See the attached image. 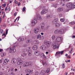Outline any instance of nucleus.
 <instances>
[{"label":"nucleus","mask_w":75,"mask_h":75,"mask_svg":"<svg viewBox=\"0 0 75 75\" xmlns=\"http://www.w3.org/2000/svg\"><path fill=\"white\" fill-rule=\"evenodd\" d=\"M64 51H62L60 52H56V55H59L60 54H61V55H62L63 54V52H64Z\"/></svg>","instance_id":"9b49d317"},{"label":"nucleus","mask_w":75,"mask_h":75,"mask_svg":"<svg viewBox=\"0 0 75 75\" xmlns=\"http://www.w3.org/2000/svg\"><path fill=\"white\" fill-rule=\"evenodd\" d=\"M46 29H48V28H50V26H48L46 27Z\"/></svg>","instance_id":"3c124183"},{"label":"nucleus","mask_w":75,"mask_h":75,"mask_svg":"<svg viewBox=\"0 0 75 75\" xmlns=\"http://www.w3.org/2000/svg\"><path fill=\"white\" fill-rule=\"evenodd\" d=\"M73 6L74 7H75V3L74 4Z\"/></svg>","instance_id":"774afa93"},{"label":"nucleus","mask_w":75,"mask_h":75,"mask_svg":"<svg viewBox=\"0 0 75 75\" xmlns=\"http://www.w3.org/2000/svg\"><path fill=\"white\" fill-rule=\"evenodd\" d=\"M63 10V8H59L57 9V11H62Z\"/></svg>","instance_id":"4be33fe9"},{"label":"nucleus","mask_w":75,"mask_h":75,"mask_svg":"<svg viewBox=\"0 0 75 75\" xmlns=\"http://www.w3.org/2000/svg\"><path fill=\"white\" fill-rule=\"evenodd\" d=\"M7 10V7H6L5 8V11H6V10Z\"/></svg>","instance_id":"338daca9"},{"label":"nucleus","mask_w":75,"mask_h":75,"mask_svg":"<svg viewBox=\"0 0 75 75\" xmlns=\"http://www.w3.org/2000/svg\"><path fill=\"white\" fill-rule=\"evenodd\" d=\"M46 71L47 73H49L50 71V68H47L46 70Z\"/></svg>","instance_id":"a878e982"},{"label":"nucleus","mask_w":75,"mask_h":75,"mask_svg":"<svg viewBox=\"0 0 75 75\" xmlns=\"http://www.w3.org/2000/svg\"><path fill=\"white\" fill-rule=\"evenodd\" d=\"M18 19V20H19V17H18L16 19V20H15V21H14V22H16V20H17Z\"/></svg>","instance_id":"a19ab883"},{"label":"nucleus","mask_w":75,"mask_h":75,"mask_svg":"<svg viewBox=\"0 0 75 75\" xmlns=\"http://www.w3.org/2000/svg\"><path fill=\"white\" fill-rule=\"evenodd\" d=\"M37 20H41V18H42L41 17V16H40V15L39 14H38L37 16Z\"/></svg>","instance_id":"a211bd4d"},{"label":"nucleus","mask_w":75,"mask_h":75,"mask_svg":"<svg viewBox=\"0 0 75 75\" xmlns=\"http://www.w3.org/2000/svg\"><path fill=\"white\" fill-rule=\"evenodd\" d=\"M35 42H36V43L35 44H38V40H36L35 41Z\"/></svg>","instance_id":"09e8293b"},{"label":"nucleus","mask_w":75,"mask_h":75,"mask_svg":"<svg viewBox=\"0 0 75 75\" xmlns=\"http://www.w3.org/2000/svg\"><path fill=\"white\" fill-rule=\"evenodd\" d=\"M41 72L44 74V73H45V71H44L42 70L41 71Z\"/></svg>","instance_id":"6e6d98bb"},{"label":"nucleus","mask_w":75,"mask_h":75,"mask_svg":"<svg viewBox=\"0 0 75 75\" xmlns=\"http://www.w3.org/2000/svg\"><path fill=\"white\" fill-rule=\"evenodd\" d=\"M1 18L0 17V23H1Z\"/></svg>","instance_id":"680f3d73"},{"label":"nucleus","mask_w":75,"mask_h":75,"mask_svg":"<svg viewBox=\"0 0 75 75\" xmlns=\"http://www.w3.org/2000/svg\"><path fill=\"white\" fill-rule=\"evenodd\" d=\"M60 20L61 22H64L65 21V19L64 18H61Z\"/></svg>","instance_id":"2f4dec72"},{"label":"nucleus","mask_w":75,"mask_h":75,"mask_svg":"<svg viewBox=\"0 0 75 75\" xmlns=\"http://www.w3.org/2000/svg\"><path fill=\"white\" fill-rule=\"evenodd\" d=\"M3 62V61L2 60H0V64H1Z\"/></svg>","instance_id":"0e129e2a"},{"label":"nucleus","mask_w":75,"mask_h":75,"mask_svg":"<svg viewBox=\"0 0 75 75\" xmlns=\"http://www.w3.org/2000/svg\"><path fill=\"white\" fill-rule=\"evenodd\" d=\"M11 75H15V74H14V73H13V72H12L11 73Z\"/></svg>","instance_id":"13d9d810"},{"label":"nucleus","mask_w":75,"mask_h":75,"mask_svg":"<svg viewBox=\"0 0 75 75\" xmlns=\"http://www.w3.org/2000/svg\"><path fill=\"white\" fill-rule=\"evenodd\" d=\"M62 14H59V17H62Z\"/></svg>","instance_id":"e2e57ef3"},{"label":"nucleus","mask_w":75,"mask_h":75,"mask_svg":"<svg viewBox=\"0 0 75 75\" xmlns=\"http://www.w3.org/2000/svg\"><path fill=\"white\" fill-rule=\"evenodd\" d=\"M41 38V35H39L38 36L37 39H38V38Z\"/></svg>","instance_id":"e433bc0d"},{"label":"nucleus","mask_w":75,"mask_h":75,"mask_svg":"<svg viewBox=\"0 0 75 75\" xmlns=\"http://www.w3.org/2000/svg\"><path fill=\"white\" fill-rule=\"evenodd\" d=\"M72 4L71 3H68L66 5V6L68 8H71V7H72Z\"/></svg>","instance_id":"9d476101"},{"label":"nucleus","mask_w":75,"mask_h":75,"mask_svg":"<svg viewBox=\"0 0 75 75\" xmlns=\"http://www.w3.org/2000/svg\"><path fill=\"white\" fill-rule=\"evenodd\" d=\"M2 36H4L5 37H6V34L4 33L3 34Z\"/></svg>","instance_id":"603ef678"},{"label":"nucleus","mask_w":75,"mask_h":75,"mask_svg":"<svg viewBox=\"0 0 75 75\" xmlns=\"http://www.w3.org/2000/svg\"><path fill=\"white\" fill-rule=\"evenodd\" d=\"M56 41L57 42H59L60 44L62 42V38L60 37H58L56 38Z\"/></svg>","instance_id":"6e6552de"},{"label":"nucleus","mask_w":75,"mask_h":75,"mask_svg":"<svg viewBox=\"0 0 75 75\" xmlns=\"http://www.w3.org/2000/svg\"><path fill=\"white\" fill-rule=\"evenodd\" d=\"M40 48L42 50L44 51V50H46V46L44 45H42L40 47Z\"/></svg>","instance_id":"ddd939ff"},{"label":"nucleus","mask_w":75,"mask_h":75,"mask_svg":"<svg viewBox=\"0 0 75 75\" xmlns=\"http://www.w3.org/2000/svg\"><path fill=\"white\" fill-rule=\"evenodd\" d=\"M24 57V55H21V58H23Z\"/></svg>","instance_id":"8fccbe9b"},{"label":"nucleus","mask_w":75,"mask_h":75,"mask_svg":"<svg viewBox=\"0 0 75 75\" xmlns=\"http://www.w3.org/2000/svg\"><path fill=\"white\" fill-rule=\"evenodd\" d=\"M59 30L58 29L56 30H55L54 32V33L55 34H59Z\"/></svg>","instance_id":"6ab92c4d"},{"label":"nucleus","mask_w":75,"mask_h":75,"mask_svg":"<svg viewBox=\"0 0 75 75\" xmlns=\"http://www.w3.org/2000/svg\"><path fill=\"white\" fill-rule=\"evenodd\" d=\"M40 61L41 62H42V63H43V65H45V64H46V63L45 62L44 63V62L43 60H41Z\"/></svg>","instance_id":"473e14b6"},{"label":"nucleus","mask_w":75,"mask_h":75,"mask_svg":"<svg viewBox=\"0 0 75 75\" xmlns=\"http://www.w3.org/2000/svg\"><path fill=\"white\" fill-rule=\"evenodd\" d=\"M0 33H1V34L3 33V30L2 29H1V30Z\"/></svg>","instance_id":"ea45409f"},{"label":"nucleus","mask_w":75,"mask_h":75,"mask_svg":"<svg viewBox=\"0 0 75 75\" xmlns=\"http://www.w3.org/2000/svg\"><path fill=\"white\" fill-rule=\"evenodd\" d=\"M31 42V40H29L27 41L26 42L27 43H29V42Z\"/></svg>","instance_id":"f704fd0d"},{"label":"nucleus","mask_w":75,"mask_h":75,"mask_svg":"<svg viewBox=\"0 0 75 75\" xmlns=\"http://www.w3.org/2000/svg\"><path fill=\"white\" fill-rule=\"evenodd\" d=\"M29 74H32L33 72V70H29Z\"/></svg>","instance_id":"bb28decb"},{"label":"nucleus","mask_w":75,"mask_h":75,"mask_svg":"<svg viewBox=\"0 0 75 75\" xmlns=\"http://www.w3.org/2000/svg\"><path fill=\"white\" fill-rule=\"evenodd\" d=\"M38 48V47L37 46V45H35L33 46V49L34 50H37V49Z\"/></svg>","instance_id":"412c9836"},{"label":"nucleus","mask_w":75,"mask_h":75,"mask_svg":"<svg viewBox=\"0 0 75 75\" xmlns=\"http://www.w3.org/2000/svg\"><path fill=\"white\" fill-rule=\"evenodd\" d=\"M23 52H25V54L28 53V55L29 56H31L32 54V50H28L27 49H25L23 50Z\"/></svg>","instance_id":"f257e3e1"},{"label":"nucleus","mask_w":75,"mask_h":75,"mask_svg":"<svg viewBox=\"0 0 75 75\" xmlns=\"http://www.w3.org/2000/svg\"><path fill=\"white\" fill-rule=\"evenodd\" d=\"M17 60V59H16V58H13L11 60V63H12L13 64H16V63Z\"/></svg>","instance_id":"f8f14e48"},{"label":"nucleus","mask_w":75,"mask_h":75,"mask_svg":"<svg viewBox=\"0 0 75 75\" xmlns=\"http://www.w3.org/2000/svg\"><path fill=\"white\" fill-rule=\"evenodd\" d=\"M1 57H4V56H5V54L3 53H1Z\"/></svg>","instance_id":"c756f323"},{"label":"nucleus","mask_w":75,"mask_h":75,"mask_svg":"<svg viewBox=\"0 0 75 75\" xmlns=\"http://www.w3.org/2000/svg\"><path fill=\"white\" fill-rule=\"evenodd\" d=\"M17 15V12H16L14 13V16H16Z\"/></svg>","instance_id":"bf43d9fd"},{"label":"nucleus","mask_w":75,"mask_h":75,"mask_svg":"<svg viewBox=\"0 0 75 75\" xmlns=\"http://www.w3.org/2000/svg\"><path fill=\"white\" fill-rule=\"evenodd\" d=\"M28 67H29V66L30 67L31 66H32V65H33V63H32V62H28Z\"/></svg>","instance_id":"b1692460"},{"label":"nucleus","mask_w":75,"mask_h":75,"mask_svg":"<svg viewBox=\"0 0 75 75\" xmlns=\"http://www.w3.org/2000/svg\"><path fill=\"white\" fill-rule=\"evenodd\" d=\"M69 24H70V25H74V24H75V22L73 21L70 22L69 23Z\"/></svg>","instance_id":"cd10ccee"},{"label":"nucleus","mask_w":75,"mask_h":75,"mask_svg":"<svg viewBox=\"0 0 75 75\" xmlns=\"http://www.w3.org/2000/svg\"><path fill=\"white\" fill-rule=\"evenodd\" d=\"M37 22V19L36 18H35L34 19L32 20V23H34V24H35Z\"/></svg>","instance_id":"1a4fd4ad"},{"label":"nucleus","mask_w":75,"mask_h":75,"mask_svg":"<svg viewBox=\"0 0 75 75\" xmlns=\"http://www.w3.org/2000/svg\"><path fill=\"white\" fill-rule=\"evenodd\" d=\"M62 66L63 67V68H65V64L64 63H63L62 65Z\"/></svg>","instance_id":"c9c22d12"},{"label":"nucleus","mask_w":75,"mask_h":75,"mask_svg":"<svg viewBox=\"0 0 75 75\" xmlns=\"http://www.w3.org/2000/svg\"><path fill=\"white\" fill-rule=\"evenodd\" d=\"M8 29H7L6 31V34H7L8 33Z\"/></svg>","instance_id":"a18cd8bd"},{"label":"nucleus","mask_w":75,"mask_h":75,"mask_svg":"<svg viewBox=\"0 0 75 75\" xmlns=\"http://www.w3.org/2000/svg\"><path fill=\"white\" fill-rule=\"evenodd\" d=\"M41 28L42 30H44L45 28V24L44 23H41Z\"/></svg>","instance_id":"4468645a"},{"label":"nucleus","mask_w":75,"mask_h":75,"mask_svg":"<svg viewBox=\"0 0 75 75\" xmlns=\"http://www.w3.org/2000/svg\"><path fill=\"white\" fill-rule=\"evenodd\" d=\"M14 3L15 4H17V3H18V2L17 1H16V0H15Z\"/></svg>","instance_id":"49530a36"},{"label":"nucleus","mask_w":75,"mask_h":75,"mask_svg":"<svg viewBox=\"0 0 75 75\" xmlns=\"http://www.w3.org/2000/svg\"><path fill=\"white\" fill-rule=\"evenodd\" d=\"M54 6L55 8H57V4H54Z\"/></svg>","instance_id":"4c0bfd02"},{"label":"nucleus","mask_w":75,"mask_h":75,"mask_svg":"<svg viewBox=\"0 0 75 75\" xmlns=\"http://www.w3.org/2000/svg\"><path fill=\"white\" fill-rule=\"evenodd\" d=\"M24 67H28V62H27L25 63L23 65Z\"/></svg>","instance_id":"aec40b11"},{"label":"nucleus","mask_w":75,"mask_h":75,"mask_svg":"<svg viewBox=\"0 0 75 75\" xmlns=\"http://www.w3.org/2000/svg\"><path fill=\"white\" fill-rule=\"evenodd\" d=\"M55 56H56V57H57V58H59V57H60V54H59V55H58L57 56V53H56V54Z\"/></svg>","instance_id":"37998d69"},{"label":"nucleus","mask_w":75,"mask_h":75,"mask_svg":"<svg viewBox=\"0 0 75 75\" xmlns=\"http://www.w3.org/2000/svg\"><path fill=\"white\" fill-rule=\"evenodd\" d=\"M25 10V7H24L22 9V11L23 12H24V11Z\"/></svg>","instance_id":"72a5a7b5"},{"label":"nucleus","mask_w":75,"mask_h":75,"mask_svg":"<svg viewBox=\"0 0 75 75\" xmlns=\"http://www.w3.org/2000/svg\"><path fill=\"white\" fill-rule=\"evenodd\" d=\"M2 6H3L4 7H5L6 6V3H5L4 4H3L2 5Z\"/></svg>","instance_id":"58836bf2"},{"label":"nucleus","mask_w":75,"mask_h":75,"mask_svg":"<svg viewBox=\"0 0 75 75\" xmlns=\"http://www.w3.org/2000/svg\"><path fill=\"white\" fill-rule=\"evenodd\" d=\"M73 50V48H71V50L69 51V53L70 54H72V50Z\"/></svg>","instance_id":"7c9ffc66"},{"label":"nucleus","mask_w":75,"mask_h":75,"mask_svg":"<svg viewBox=\"0 0 75 75\" xmlns=\"http://www.w3.org/2000/svg\"><path fill=\"white\" fill-rule=\"evenodd\" d=\"M17 64L18 65H21L23 63V61L20 58L17 59Z\"/></svg>","instance_id":"f03ea898"},{"label":"nucleus","mask_w":75,"mask_h":75,"mask_svg":"<svg viewBox=\"0 0 75 75\" xmlns=\"http://www.w3.org/2000/svg\"><path fill=\"white\" fill-rule=\"evenodd\" d=\"M21 41H23V40H24V38H21Z\"/></svg>","instance_id":"052dcab7"},{"label":"nucleus","mask_w":75,"mask_h":75,"mask_svg":"<svg viewBox=\"0 0 75 75\" xmlns=\"http://www.w3.org/2000/svg\"><path fill=\"white\" fill-rule=\"evenodd\" d=\"M35 55H39V52L38 51H36L35 52Z\"/></svg>","instance_id":"5701e85b"},{"label":"nucleus","mask_w":75,"mask_h":75,"mask_svg":"<svg viewBox=\"0 0 75 75\" xmlns=\"http://www.w3.org/2000/svg\"><path fill=\"white\" fill-rule=\"evenodd\" d=\"M65 30L64 29L59 30V34H63L64 33Z\"/></svg>","instance_id":"2eb2a0df"},{"label":"nucleus","mask_w":75,"mask_h":75,"mask_svg":"<svg viewBox=\"0 0 75 75\" xmlns=\"http://www.w3.org/2000/svg\"><path fill=\"white\" fill-rule=\"evenodd\" d=\"M44 44L45 45H46L47 48H49L51 45V42L50 41H45Z\"/></svg>","instance_id":"423d86ee"},{"label":"nucleus","mask_w":75,"mask_h":75,"mask_svg":"<svg viewBox=\"0 0 75 75\" xmlns=\"http://www.w3.org/2000/svg\"><path fill=\"white\" fill-rule=\"evenodd\" d=\"M52 48L54 50H55L56 48L58 49L59 48V45H58V44H57L56 42L53 44Z\"/></svg>","instance_id":"20e7f679"},{"label":"nucleus","mask_w":75,"mask_h":75,"mask_svg":"<svg viewBox=\"0 0 75 75\" xmlns=\"http://www.w3.org/2000/svg\"><path fill=\"white\" fill-rule=\"evenodd\" d=\"M7 10L8 11H10V8H8L7 9Z\"/></svg>","instance_id":"5fc2aeb1"},{"label":"nucleus","mask_w":75,"mask_h":75,"mask_svg":"<svg viewBox=\"0 0 75 75\" xmlns=\"http://www.w3.org/2000/svg\"><path fill=\"white\" fill-rule=\"evenodd\" d=\"M62 1H64V2H65L66 1H69V0H62Z\"/></svg>","instance_id":"c03bdc74"},{"label":"nucleus","mask_w":75,"mask_h":75,"mask_svg":"<svg viewBox=\"0 0 75 75\" xmlns=\"http://www.w3.org/2000/svg\"><path fill=\"white\" fill-rule=\"evenodd\" d=\"M18 41H21V38H19V39H18Z\"/></svg>","instance_id":"4d7b16f0"},{"label":"nucleus","mask_w":75,"mask_h":75,"mask_svg":"<svg viewBox=\"0 0 75 75\" xmlns=\"http://www.w3.org/2000/svg\"><path fill=\"white\" fill-rule=\"evenodd\" d=\"M54 23L55 27H58L59 26V21H58V19H56L54 20Z\"/></svg>","instance_id":"7ed1b4c3"},{"label":"nucleus","mask_w":75,"mask_h":75,"mask_svg":"<svg viewBox=\"0 0 75 75\" xmlns=\"http://www.w3.org/2000/svg\"><path fill=\"white\" fill-rule=\"evenodd\" d=\"M67 58H69L70 59L71 58V55H68L67 56Z\"/></svg>","instance_id":"79ce46f5"},{"label":"nucleus","mask_w":75,"mask_h":75,"mask_svg":"<svg viewBox=\"0 0 75 75\" xmlns=\"http://www.w3.org/2000/svg\"><path fill=\"white\" fill-rule=\"evenodd\" d=\"M34 32L35 34H38L39 32V29L38 28H36L34 29Z\"/></svg>","instance_id":"f3484780"},{"label":"nucleus","mask_w":75,"mask_h":75,"mask_svg":"<svg viewBox=\"0 0 75 75\" xmlns=\"http://www.w3.org/2000/svg\"><path fill=\"white\" fill-rule=\"evenodd\" d=\"M38 71H37L35 73V75H38Z\"/></svg>","instance_id":"de8ad7c7"},{"label":"nucleus","mask_w":75,"mask_h":75,"mask_svg":"<svg viewBox=\"0 0 75 75\" xmlns=\"http://www.w3.org/2000/svg\"><path fill=\"white\" fill-rule=\"evenodd\" d=\"M16 47H17V45L11 47L10 49V52H12L13 53L15 52L16 51V50L14 49V48H16Z\"/></svg>","instance_id":"39448f33"},{"label":"nucleus","mask_w":75,"mask_h":75,"mask_svg":"<svg viewBox=\"0 0 75 75\" xmlns=\"http://www.w3.org/2000/svg\"><path fill=\"white\" fill-rule=\"evenodd\" d=\"M40 56V57H42V58H44L45 57V56L44 54L43 53H41Z\"/></svg>","instance_id":"393cba45"},{"label":"nucleus","mask_w":75,"mask_h":75,"mask_svg":"<svg viewBox=\"0 0 75 75\" xmlns=\"http://www.w3.org/2000/svg\"><path fill=\"white\" fill-rule=\"evenodd\" d=\"M8 60L7 59H5L3 62V64L4 65H7V63H8Z\"/></svg>","instance_id":"dca6fc26"},{"label":"nucleus","mask_w":75,"mask_h":75,"mask_svg":"<svg viewBox=\"0 0 75 75\" xmlns=\"http://www.w3.org/2000/svg\"><path fill=\"white\" fill-rule=\"evenodd\" d=\"M48 10L47 9H45L43 10L41 12V15H43V14H45V13L48 12Z\"/></svg>","instance_id":"0eeeda50"},{"label":"nucleus","mask_w":75,"mask_h":75,"mask_svg":"<svg viewBox=\"0 0 75 75\" xmlns=\"http://www.w3.org/2000/svg\"><path fill=\"white\" fill-rule=\"evenodd\" d=\"M3 75V73L2 72H0V75Z\"/></svg>","instance_id":"69168bd1"},{"label":"nucleus","mask_w":75,"mask_h":75,"mask_svg":"<svg viewBox=\"0 0 75 75\" xmlns=\"http://www.w3.org/2000/svg\"><path fill=\"white\" fill-rule=\"evenodd\" d=\"M51 38L52 39V40H54L55 38H56V36H55V35H52Z\"/></svg>","instance_id":"c85d7f7f"},{"label":"nucleus","mask_w":75,"mask_h":75,"mask_svg":"<svg viewBox=\"0 0 75 75\" xmlns=\"http://www.w3.org/2000/svg\"><path fill=\"white\" fill-rule=\"evenodd\" d=\"M5 13H4V14L3 16V18H4V17H5Z\"/></svg>","instance_id":"864d4df0"}]
</instances>
